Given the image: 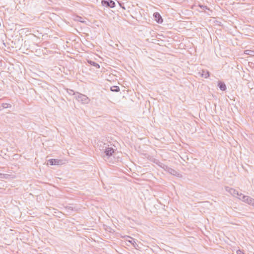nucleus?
Returning a JSON list of instances; mask_svg holds the SVG:
<instances>
[{
	"label": "nucleus",
	"mask_w": 254,
	"mask_h": 254,
	"mask_svg": "<svg viewBox=\"0 0 254 254\" xmlns=\"http://www.w3.org/2000/svg\"><path fill=\"white\" fill-rule=\"evenodd\" d=\"M9 104L7 103H3L2 106L3 108H7L8 107Z\"/></svg>",
	"instance_id": "nucleus-17"
},
{
	"label": "nucleus",
	"mask_w": 254,
	"mask_h": 254,
	"mask_svg": "<svg viewBox=\"0 0 254 254\" xmlns=\"http://www.w3.org/2000/svg\"><path fill=\"white\" fill-rule=\"evenodd\" d=\"M127 238H129L130 240H127V239H126L127 241L129 243H130V244H132L134 247H135V245H136L135 242V240L134 239H133L132 238L129 237V236H126Z\"/></svg>",
	"instance_id": "nucleus-12"
},
{
	"label": "nucleus",
	"mask_w": 254,
	"mask_h": 254,
	"mask_svg": "<svg viewBox=\"0 0 254 254\" xmlns=\"http://www.w3.org/2000/svg\"><path fill=\"white\" fill-rule=\"evenodd\" d=\"M72 93H73V94H75V95L76 94L74 93V92L73 90H70L69 94H71Z\"/></svg>",
	"instance_id": "nucleus-19"
},
{
	"label": "nucleus",
	"mask_w": 254,
	"mask_h": 254,
	"mask_svg": "<svg viewBox=\"0 0 254 254\" xmlns=\"http://www.w3.org/2000/svg\"><path fill=\"white\" fill-rule=\"evenodd\" d=\"M111 90L113 92H119L120 91V88L118 86H113L111 87Z\"/></svg>",
	"instance_id": "nucleus-13"
},
{
	"label": "nucleus",
	"mask_w": 254,
	"mask_h": 254,
	"mask_svg": "<svg viewBox=\"0 0 254 254\" xmlns=\"http://www.w3.org/2000/svg\"><path fill=\"white\" fill-rule=\"evenodd\" d=\"M153 16L155 18V20L158 23H161L163 21L162 18L160 15V14L158 12H155L153 14Z\"/></svg>",
	"instance_id": "nucleus-8"
},
{
	"label": "nucleus",
	"mask_w": 254,
	"mask_h": 254,
	"mask_svg": "<svg viewBox=\"0 0 254 254\" xmlns=\"http://www.w3.org/2000/svg\"><path fill=\"white\" fill-rule=\"evenodd\" d=\"M225 190L234 196L237 197L238 198L240 196V193L233 188H230L229 187H226Z\"/></svg>",
	"instance_id": "nucleus-7"
},
{
	"label": "nucleus",
	"mask_w": 254,
	"mask_h": 254,
	"mask_svg": "<svg viewBox=\"0 0 254 254\" xmlns=\"http://www.w3.org/2000/svg\"><path fill=\"white\" fill-rule=\"evenodd\" d=\"M198 73L201 77H204L205 78L209 76V72L207 70H202L201 71L199 72Z\"/></svg>",
	"instance_id": "nucleus-9"
},
{
	"label": "nucleus",
	"mask_w": 254,
	"mask_h": 254,
	"mask_svg": "<svg viewBox=\"0 0 254 254\" xmlns=\"http://www.w3.org/2000/svg\"><path fill=\"white\" fill-rule=\"evenodd\" d=\"M47 164L50 165H61L63 164V162L61 159H51L48 161Z\"/></svg>",
	"instance_id": "nucleus-6"
},
{
	"label": "nucleus",
	"mask_w": 254,
	"mask_h": 254,
	"mask_svg": "<svg viewBox=\"0 0 254 254\" xmlns=\"http://www.w3.org/2000/svg\"><path fill=\"white\" fill-rule=\"evenodd\" d=\"M237 254H245L242 253L240 250H238L237 251Z\"/></svg>",
	"instance_id": "nucleus-18"
},
{
	"label": "nucleus",
	"mask_w": 254,
	"mask_h": 254,
	"mask_svg": "<svg viewBox=\"0 0 254 254\" xmlns=\"http://www.w3.org/2000/svg\"><path fill=\"white\" fill-rule=\"evenodd\" d=\"M154 162L157 164L158 165L163 168L165 171H167L170 174L176 176H179V173L177 172L176 170H174L172 168H170L169 167L162 164L158 160H155Z\"/></svg>",
	"instance_id": "nucleus-2"
},
{
	"label": "nucleus",
	"mask_w": 254,
	"mask_h": 254,
	"mask_svg": "<svg viewBox=\"0 0 254 254\" xmlns=\"http://www.w3.org/2000/svg\"><path fill=\"white\" fill-rule=\"evenodd\" d=\"M87 62H88V63H89L91 65H93V66L96 67L97 68H100V65L98 64L95 63L94 61H92L91 60H88Z\"/></svg>",
	"instance_id": "nucleus-11"
},
{
	"label": "nucleus",
	"mask_w": 254,
	"mask_h": 254,
	"mask_svg": "<svg viewBox=\"0 0 254 254\" xmlns=\"http://www.w3.org/2000/svg\"><path fill=\"white\" fill-rule=\"evenodd\" d=\"M8 175L7 174H4L0 173V178H7Z\"/></svg>",
	"instance_id": "nucleus-16"
},
{
	"label": "nucleus",
	"mask_w": 254,
	"mask_h": 254,
	"mask_svg": "<svg viewBox=\"0 0 254 254\" xmlns=\"http://www.w3.org/2000/svg\"><path fill=\"white\" fill-rule=\"evenodd\" d=\"M245 53L247 55L254 56V51L246 50L245 51Z\"/></svg>",
	"instance_id": "nucleus-14"
},
{
	"label": "nucleus",
	"mask_w": 254,
	"mask_h": 254,
	"mask_svg": "<svg viewBox=\"0 0 254 254\" xmlns=\"http://www.w3.org/2000/svg\"><path fill=\"white\" fill-rule=\"evenodd\" d=\"M238 199L242 200L244 202L254 207V199L253 198L248 195H244L242 193H240V196L238 197Z\"/></svg>",
	"instance_id": "nucleus-3"
},
{
	"label": "nucleus",
	"mask_w": 254,
	"mask_h": 254,
	"mask_svg": "<svg viewBox=\"0 0 254 254\" xmlns=\"http://www.w3.org/2000/svg\"><path fill=\"white\" fill-rule=\"evenodd\" d=\"M218 86L220 89L223 91H224L226 90V86L225 84L221 81H219L218 84Z\"/></svg>",
	"instance_id": "nucleus-10"
},
{
	"label": "nucleus",
	"mask_w": 254,
	"mask_h": 254,
	"mask_svg": "<svg viewBox=\"0 0 254 254\" xmlns=\"http://www.w3.org/2000/svg\"><path fill=\"white\" fill-rule=\"evenodd\" d=\"M75 98L82 104H88L90 101V99L87 96L79 93H77L75 94Z\"/></svg>",
	"instance_id": "nucleus-4"
},
{
	"label": "nucleus",
	"mask_w": 254,
	"mask_h": 254,
	"mask_svg": "<svg viewBox=\"0 0 254 254\" xmlns=\"http://www.w3.org/2000/svg\"><path fill=\"white\" fill-rule=\"evenodd\" d=\"M99 149L102 151V157L106 161L110 162V158H111L115 152V149L110 145L100 142L98 145Z\"/></svg>",
	"instance_id": "nucleus-1"
},
{
	"label": "nucleus",
	"mask_w": 254,
	"mask_h": 254,
	"mask_svg": "<svg viewBox=\"0 0 254 254\" xmlns=\"http://www.w3.org/2000/svg\"><path fill=\"white\" fill-rule=\"evenodd\" d=\"M199 6L204 11H206V10H209V8L205 5L199 4Z\"/></svg>",
	"instance_id": "nucleus-15"
},
{
	"label": "nucleus",
	"mask_w": 254,
	"mask_h": 254,
	"mask_svg": "<svg viewBox=\"0 0 254 254\" xmlns=\"http://www.w3.org/2000/svg\"><path fill=\"white\" fill-rule=\"evenodd\" d=\"M101 3L103 6L111 8L114 7L116 5L115 2L112 0H102Z\"/></svg>",
	"instance_id": "nucleus-5"
}]
</instances>
